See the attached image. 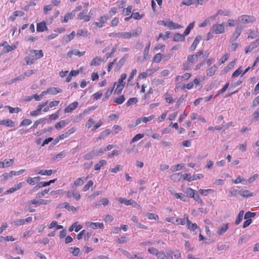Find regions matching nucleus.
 Wrapping results in <instances>:
<instances>
[{"mask_svg": "<svg viewBox=\"0 0 259 259\" xmlns=\"http://www.w3.org/2000/svg\"><path fill=\"white\" fill-rule=\"evenodd\" d=\"M28 56L24 58L25 65L33 64L35 61L41 58L44 56V53L42 50H30L26 53Z\"/></svg>", "mask_w": 259, "mask_h": 259, "instance_id": "obj_1", "label": "nucleus"}, {"mask_svg": "<svg viewBox=\"0 0 259 259\" xmlns=\"http://www.w3.org/2000/svg\"><path fill=\"white\" fill-rule=\"evenodd\" d=\"M211 32L219 34H222L225 32V24L217 23L213 24L211 28Z\"/></svg>", "mask_w": 259, "mask_h": 259, "instance_id": "obj_2", "label": "nucleus"}, {"mask_svg": "<svg viewBox=\"0 0 259 259\" xmlns=\"http://www.w3.org/2000/svg\"><path fill=\"white\" fill-rule=\"evenodd\" d=\"M238 20L242 24L253 23L255 21V17L252 15H243L238 17Z\"/></svg>", "mask_w": 259, "mask_h": 259, "instance_id": "obj_3", "label": "nucleus"}, {"mask_svg": "<svg viewBox=\"0 0 259 259\" xmlns=\"http://www.w3.org/2000/svg\"><path fill=\"white\" fill-rule=\"evenodd\" d=\"M142 32L141 28H138L132 32H122V38L130 39L132 37H136L139 35Z\"/></svg>", "mask_w": 259, "mask_h": 259, "instance_id": "obj_4", "label": "nucleus"}, {"mask_svg": "<svg viewBox=\"0 0 259 259\" xmlns=\"http://www.w3.org/2000/svg\"><path fill=\"white\" fill-rule=\"evenodd\" d=\"M108 19L109 17L108 15H104L99 18V22H95L93 25L97 28H102L104 26Z\"/></svg>", "mask_w": 259, "mask_h": 259, "instance_id": "obj_5", "label": "nucleus"}, {"mask_svg": "<svg viewBox=\"0 0 259 259\" xmlns=\"http://www.w3.org/2000/svg\"><path fill=\"white\" fill-rule=\"evenodd\" d=\"M25 171V169H20V170L17 171L12 170L9 172L4 173L1 177L4 178V181H6L8 179L12 178L14 176H18L22 174Z\"/></svg>", "mask_w": 259, "mask_h": 259, "instance_id": "obj_6", "label": "nucleus"}, {"mask_svg": "<svg viewBox=\"0 0 259 259\" xmlns=\"http://www.w3.org/2000/svg\"><path fill=\"white\" fill-rule=\"evenodd\" d=\"M117 200L121 204H124L126 206L132 205L134 207H136L137 205V203L133 199L127 200L125 198L120 197L118 198Z\"/></svg>", "mask_w": 259, "mask_h": 259, "instance_id": "obj_7", "label": "nucleus"}, {"mask_svg": "<svg viewBox=\"0 0 259 259\" xmlns=\"http://www.w3.org/2000/svg\"><path fill=\"white\" fill-rule=\"evenodd\" d=\"M50 202V200H45V199H39V200H36V199H33L28 201L27 202V204L28 205H30L31 204L35 205H39L41 204L46 205L48 203Z\"/></svg>", "mask_w": 259, "mask_h": 259, "instance_id": "obj_8", "label": "nucleus"}, {"mask_svg": "<svg viewBox=\"0 0 259 259\" xmlns=\"http://www.w3.org/2000/svg\"><path fill=\"white\" fill-rule=\"evenodd\" d=\"M242 32V27L241 26H237L234 32L232 34V35L230 38L231 41H235L238 37L240 36L241 33Z\"/></svg>", "mask_w": 259, "mask_h": 259, "instance_id": "obj_9", "label": "nucleus"}, {"mask_svg": "<svg viewBox=\"0 0 259 259\" xmlns=\"http://www.w3.org/2000/svg\"><path fill=\"white\" fill-rule=\"evenodd\" d=\"M0 125H4L8 127H13L15 126V122L10 119H5L0 120Z\"/></svg>", "mask_w": 259, "mask_h": 259, "instance_id": "obj_10", "label": "nucleus"}, {"mask_svg": "<svg viewBox=\"0 0 259 259\" xmlns=\"http://www.w3.org/2000/svg\"><path fill=\"white\" fill-rule=\"evenodd\" d=\"M85 225L93 229H96L98 228L100 229L104 228V224L102 223H93L91 222H87Z\"/></svg>", "mask_w": 259, "mask_h": 259, "instance_id": "obj_11", "label": "nucleus"}, {"mask_svg": "<svg viewBox=\"0 0 259 259\" xmlns=\"http://www.w3.org/2000/svg\"><path fill=\"white\" fill-rule=\"evenodd\" d=\"M14 164L13 159H6L3 161H0V168H4L12 166Z\"/></svg>", "mask_w": 259, "mask_h": 259, "instance_id": "obj_12", "label": "nucleus"}, {"mask_svg": "<svg viewBox=\"0 0 259 259\" xmlns=\"http://www.w3.org/2000/svg\"><path fill=\"white\" fill-rule=\"evenodd\" d=\"M154 117H155V116L154 115H151L148 117H140L136 120V121L135 122V125H138L141 122H143L144 123H147L149 121H151Z\"/></svg>", "mask_w": 259, "mask_h": 259, "instance_id": "obj_13", "label": "nucleus"}, {"mask_svg": "<svg viewBox=\"0 0 259 259\" xmlns=\"http://www.w3.org/2000/svg\"><path fill=\"white\" fill-rule=\"evenodd\" d=\"M67 195L68 198L72 197L76 200H79L81 198L79 192L75 190L68 191L67 193Z\"/></svg>", "mask_w": 259, "mask_h": 259, "instance_id": "obj_14", "label": "nucleus"}, {"mask_svg": "<svg viewBox=\"0 0 259 259\" xmlns=\"http://www.w3.org/2000/svg\"><path fill=\"white\" fill-rule=\"evenodd\" d=\"M85 53V51L80 52L79 50L77 49L71 50H70L67 54V56L69 58L72 57V56H78V57H81L83 56Z\"/></svg>", "mask_w": 259, "mask_h": 259, "instance_id": "obj_15", "label": "nucleus"}, {"mask_svg": "<svg viewBox=\"0 0 259 259\" xmlns=\"http://www.w3.org/2000/svg\"><path fill=\"white\" fill-rule=\"evenodd\" d=\"M236 192H237V194L241 196L246 198L251 197L253 195V193L248 190L240 189L239 191H236Z\"/></svg>", "mask_w": 259, "mask_h": 259, "instance_id": "obj_16", "label": "nucleus"}, {"mask_svg": "<svg viewBox=\"0 0 259 259\" xmlns=\"http://www.w3.org/2000/svg\"><path fill=\"white\" fill-rule=\"evenodd\" d=\"M32 218L31 217H27L25 219H20L14 222V224L17 226H21L32 221Z\"/></svg>", "mask_w": 259, "mask_h": 259, "instance_id": "obj_17", "label": "nucleus"}, {"mask_svg": "<svg viewBox=\"0 0 259 259\" xmlns=\"http://www.w3.org/2000/svg\"><path fill=\"white\" fill-rule=\"evenodd\" d=\"M78 103L75 101L73 103L70 104L65 109L64 112L65 113H70L74 110H75L78 106Z\"/></svg>", "mask_w": 259, "mask_h": 259, "instance_id": "obj_18", "label": "nucleus"}, {"mask_svg": "<svg viewBox=\"0 0 259 259\" xmlns=\"http://www.w3.org/2000/svg\"><path fill=\"white\" fill-rule=\"evenodd\" d=\"M201 39L202 37L201 36L198 35L196 36V37L194 40L192 45L190 47L189 49L190 51H194L196 49L198 45L200 42Z\"/></svg>", "mask_w": 259, "mask_h": 259, "instance_id": "obj_19", "label": "nucleus"}, {"mask_svg": "<svg viewBox=\"0 0 259 259\" xmlns=\"http://www.w3.org/2000/svg\"><path fill=\"white\" fill-rule=\"evenodd\" d=\"M48 27L46 23L43 21L38 23L36 25V31L37 32H44L45 30H47Z\"/></svg>", "mask_w": 259, "mask_h": 259, "instance_id": "obj_20", "label": "nucleus"}, {"mask_svg": "<svg viewBox=\"0 0 259 259\" xmlns=\"http://www.w3.org/2000/svg\"><path fill=\"white\" fill-rule=\"evenodd\" d=\"M24 14V12L22 11H16L13 13V15L9 17V20L11 21H14L17 17L23 16Z\"/></svg>", "mask_w": 259, "mask_h": 259, "instance_id": "obj_21", "label": "nucleus"}, {"mask_svg": "<svg viewBox=\"0 0 259 259\" xmlns=\"http://www.w3.org/2000/svg\"><path fill=\"white\" fill-rule=\"evenodd\" d=\"M62 92V91L60 88L55 87L50 88L47 90V92H48L49 94L54 95H57Z\"/></svg>", "mask_w": 259, "mask_h": 259, "instance_id": "obj_22", "label": "nucleus"}, {"mask_svg": "<svg viewBox=\"0 0 259 259\" xmlns=\"http://www.w3.org/2000/svg\"><path fill=\"white\" fill-rule=\"evenodd\" d=\"M127 77V75L125 73H122L121 76H120V78L118 79V81L117 82H115L113 85L114 86V88L115 87V86L116 85H125V82L124 81V80L126 79Z\"/></svg>", "mask_w": 259, "mask_h": 259, "instance_id": "obj_23", "label": "nucleus"}, {"mask_svg": "<svg viewBox=\"0 0 259 259\" xmlns=\"http://www.w3.org/2000/svg\"><path fill=\"white\" fill-rule=\"evenodd\" d=\"M188 220V215L187 214H185L183 218H177L176 221L179 225H185L187 223Z\"/></svg>", "mask_w": 259, "mask_h": 259, "instance_id": "obj_24", "label": "nucleus"}, {"mask_svg": "<svg viewBox=\"0 0 259 259\" xmlns=\"http://www.w3.org/2000/svg\"><path fill=\"white\" fill-rule=\"evenodd\" d=\"M228 229V224H224L222 226L219 227L218 229L217 233L219 235H223Z\"/></svg>", "mask_w": 259, "mask_h": 259, "instance_id": "obj_25", "label": "nucleus"}, {"mask_svg": "<svg viewBox=\"0 0 259 259\" xmlns=\"http://www.w3.org/2000/svg\"><path fill=\"white\" fill-rule=\"evenodd\" d=\"M40 180V177H35L34 178L28 177L26 180V182L31 185H34Z\"/></svg>", "mask_w": 259, "mask_h": 259, "instance_id": "obj_26", "label": "nucleus"}, {"mask_svg": "<svg viewBox=\"0 0 259 259\" xmlns=\"http://www.w3.org/2000/svg\"><path fill=\"white\" fill-rule=\"evenodd\" d=\"M75 15L74 11H73L71 13H68L65 15L62 20V22L64 23L67 22L69 20L73 19Z\"/></svg>", "mask_w": 259, "mask_h": 259, "instance_id": "obj_27", "label": "nucleus"}, {"mask_svg": "<svg viewBox=\"0 0 259 259\" xmlns=\"http://www.w3.org/2000/svg\"><path fill=\"white\" fill-rule=\"evenodd\" d=\"M217 66L216 65H213L207 69L206 71L207 75L208 76H212L214 75L216 71L217 70Z\"/></svg>", "mask_w": 259, "mask_h": 259, "instance_id": "obj_28", "label": "nucleus"}, {"mask_svg": "<svg viewBox=\"0 0 259 259\" xmlns=\"http://www.w3.org/2000/svg\"><path fill=\"white\" fill-rule=\"evenodd\" d=\"M259 44V38L256 40L255 42H253L245 48V53H248L252 51L254 48H256L257 45Z\"/></svg>", "mask_w": 259, "mask_h": 259, "instance_id": "obj_29", "label": "nucleus"}, {"mask_svg": "<svg viewBox=\"0 0 259 259\" xmlns=\"http://www.w3.org/2000/svg\"><path fill=\"white\" fill-rule=\"evenodd\" d=\"M248 35L247 36V38L250 39H254L256 38L257 36V34L258 33V30L257 29L255 30L250 29L248 30Z\"/></svg>", "mask_w": 259, "mask_h": 259, "instance_id": "obj_30", "label": "nucleus"}, {"mask_svg": "<svg viewBox=\"0 0 259 259\" xmlns=\"http://www.w3.org/2000/svg\"><path fill=\"white\" fill-rule=\"evenodd\" d=\"M91 16L86 15L84 12H80L78 15V18L80 20H83L85 22H88L91 19Z\"/></svg>", "mask_w": 259, "mask_h": 259, "instance_id": "obj_31", "label": "nucleus"}, {"mask_svg": "<svg viewBox=\"0 0 259 259\" xmlns=\"http://www.w3.org/2000/svg\"><path fill=\"white\" fill-rule=\"evenodd\" d=\"M61 208H65L68 211H76V208L72 205H70L68 202H64L60 205Z\"/></svg>", "mask_w": 259, "mask_h": 259, "instance_id": "obj_32", "label": "nucleus"}, {"mask_svg": "<svg viewBox=\"0 0 259 259\" xmlns=\"http://www.w3.org/2000/svg\"><path fill=\"white\" fill-rule=\"evenodd\" d=\"M185 36L184 34L176 33L174 35V41H182L185 40Z\"/></svg>", "mask_w": 259, "mask_h": 259, "instance_id": "obj_33", "label": "nucleus"}, {"mask_svg": "<svg viewBox=\"0 0 259 259\" xmlns=\"http://www.w3.org/2000/svg\"><path fill=\"white\" fill-rule=\"evenodd\" d=\"M109 204V200L107 198H103L100 201L95 204V206L97 208L99 207L101 205L106 206Z\"/></svg>", "mask_w": 259, "mask_h": 259, "instance_id": "obj_34", "label": "nucleus"}, {"mask_svg": "<svg viewBox=\"0 0 259 259\" xmlns=\"http://www.w3.org/2000/svg\"><path fill=\"white\" fill-rule=\"evenodd\" d=\"M107 164V161L105 160L102 159L99 161L98 163H96L94 165V170H99L101 169V168L106 165Z\"/></svg>", "mask_w": 259, "mask_h": 259, "instance_id": "obj_35", "label": "nucleus"}, {"mask_svg": "<svg viewBox=\"0 0 259 259\" xmlns=\"http://www.w3.org/2000/svg\"><path fill=\"white\" fill-rule=\"evenodd\" d=\"M171 194L172 195L176 198L180 199V200L185 201L186 196L183 193H176L174 190L170 191Z\"/></svg>", "mask_w": 259, "mask_h": 259, "instance_id": "obj_36", "label": "nucleus"}, {"mask_svg": "<svg viewBox=\"0 0 259 259\" xmlns=\"http://www.w3.org/2000/svg\"><path fill=\"white\" fill-rule=\"evenodd\" d=\"M167 25V27L170 29H177L182 27L180 24L174 23L171 21H169V22Z\"/></svg>", "mask_w": 259, "mask_h": 259, "instance_id": "obj_37", "label": "nucleus"}, {"mask_svg": "<svg viewBox=\"0 0 259 259\" xmlns=\"http://www.w3.org/2000/svg\"><path fill=\"white\" fill-rule=\"evenodd\" d=\"M187 227L189 230L192 231L196 230L198 228V226L196 223H192V222L189 220L187 223Z\"/></svg>", "mask_w": 259, "mask_h": 259, "instance_id": "obj_38", "label": "nucleus"}, {"mask_svg": "<svg viewBox=\"0 0 259 259\" xmlns=\"http://www.w3.org/2000/svg\"><path fill=\"white\" fill-rule=\"evenodd\" d=\"M102 58L98 57H95L91 63V66H99L102 62Z\"/></svg>", "mask_w": 259, "mask_h": 259, "instance_id": "obj_39", "label": "nucleus"}, {"mask_svg": "<svg viewBox=\"0 0 259 259\" xmlns=\"http://www.w3.org/2000/svg\"><path fill=\"white\" fill-rule=\"evenodd\" d=\"M96 152L95 150H93L91 152L85 154L83 156V158L84 160H90L93 158L95 156H96Z\"/></svg>", "mask_w": 259, "mask_h": 259, "instance_id": "obj_40", "label": "nucleus"}, {"mask_svg": "<svg viewBox=\"0 0 259 259\" xmlns=\"http://www.w3.org/2000/svg\"><path fill=\"white\" fill-rule=\"evenodd\" d=\"M165 100L166 102L168 104H171L174 102V100L172 98V95L170 93L166 92L165 94Z\"/></svg>", "mask_w": 259, "mask_h": 259, "instance_id": "obj_41", "label": "nucleus"}, {"mask_svg": "<svg viewBox=\"0 0 259 259\" xmlns=\"http://www.w3.org/2000/svg\"><path fill=\"white\" fill-rule=\"evenodd\" d=\"M198 59L194 55H189L187 57V61L191 64H195L197 62Z\"/></svg>", "mask_w": 259, "mask_h": 259, "instance_id": "obj_42", "label": "nucleus"}, {"mask_svg": "<svg viewBox=\"0 0 259 259\" xmlns=\"http://www.w3.org/2000/svg\"><path fill=\"white\" fill-rule=\"evenodd\" d=\"M183 174L181 172L179 173H176L171 176V179L172 181H180L181 179L182 178Z\"/></svg>", "mask_w": 259, "mask_h": 259, "instance_id": "obj_43", "label": "nucleus"}, {"mask_svg": "<svg viewBox=\"0 0 259 259\" xmlns=\"http://www.w3.org/2000/svg\"><path fill=\"white\" fill-rule=\"evenodd\" d=\"M243 214H244V211L243 210L240 211V212H239V213L236 218V221H235V224L236 225H238V224H239L240 223V222L242 221V220L243 219Z\"/></svg>", "mask_w": 259, "mask_h": 259, "instance_id": "obj_44", "label": "nucleus"}, {"mask_svg": "<svg viewBox=\"0 0 259 259\" xmlns=\"http://www.w3.org/2000/svg\"><path fill=\"white\" fill-rule=\"evenodd\" d=\"M75 35V32L74 31H72L70 34L64 36L63 39L66 40V42H68L73 39Z\"/></svg>", "mask_w": 259, "mask_h": 259, "instance_id": "obj_45", "label": "nucleus"}, {"mask_svg": "<svg viewBox=\"0 0 259 259\" xmlns=\"http://www.w3.org/2000/svg\"><path fill=\"white\" fill-rule=\"evenodd\" d=\"M119 250L121 251V252L122 253V254L123 255L126 256L128 258L134 259V258H135V257L136 256V255L131 254L127 250H124L122 249H119Z\"/></svg>", "mask_w": 259, "mask_h": 259, "instance_id": "obj_46", "label": "nucleus"}, {"mask_svg": "<svg viewBox=\"0 0 259 259\" xmlns=\"http://www.w3.org/2000/svg\"><path fill=\"white\" fill-rule=\"evenodd\" d=\"M6 108H7L8 109L9 112L12 114L14 113H18V112L21 111V109L19 107L13 108L10 106H6Z\"/></svg>", "mask_w": 259, "mask_h": 259, "instance_id": "obj_47", "label": "nucleus"}, {"mask_svg": "<svg viewBox=\"0 0 259 259\" xmlns=\"http://www.w3.org/2000/svg\"><path fill=\"white\" fill-rule=\"evenodd\" d=\"M83 183L84 178H78L74 182L73 186L72 187L81 186Z\"/></svg>", "mask_w": 259, "mask_h": 259, "instance_id": "obj_48", "label": "nucleus"}, {"mask_svg": "<svg viewBox=\"0 0 259 259\" xmlns=\"http://www.w3.org/2000/svg\"><path fill=\"white\" fill-rule=\"evenodd\" d=\"M138 102V99L137 98H131L128 100L126 105L127 107L136 104Z\"/></svg>", "mask_w": 259, "mask_h": 259, "instance_id": "obj_49", "label": "nucleus"}, {"mask_svg": "<svg viewBox=\"0 0 259 259\" xmlns=\"http://www.w3.org/2000/svg\"><path fill=\"white\" fill-rule=\"evenodd\" d=\"M125 98L124 97V96L121 95V96H119V97L115 99L114 102L115 103H116V104L120 105V104H121L122 103H123L125 101Z\"/></svg>", "mask_w": 259, "mask_h": 259, "instance_id": "obj_50", "label": "nucleus"}, {"mask_svg": "<svg viewBox=\"0 0 259 259\" xmlns=\"http://www.w3.org/2000/svg\"><path fill=\"white\" fill-rule=\"evenodd\" d=\"M114 90V86L109 88L106 92L105 93L104 96L106 99L109 98V97L111 95Z\"/></svg>", "mask_w": 259, "mask_h": 259, "instance_id": "obj_51", "label": "nucleus"}, {"mask_svg": "<svg viewBox=\"0 0 259 259\" xmlns=\"http://www.w3.org/2000/svg\"><path fill=\"white\" fill-rule=\"evenodd\" d=\"M88 31L87 29H78L77 31V36L78 37L87 35Z\"/></svg>", "mask_w": 259, "mask_h": 259, "instance_id": "obj_52", "label": "nucleus"}, {"mask_svg": "<svg viewBox=\"0 0 259 259\" xmlns=\"http://www.w3.org/2000/svg\"><path fill=\"white\" fill-rule=\"evenodd\" d=\"M67 124V122L66 120H61L59 122H57L55 125V127L57 129L63 128Z\"/></svg>", "mask_w": 259, "mask_h": 259, "instance_id": "obj_53", "label": "nucleus"}, {"mask_svg": "<svg viewBox=\"0 0 259 259\" xmlns=\"http://www.w3.org/2000/svg\"><path fill=\"white\" fill-rule=\"evenodd\" d=\"M162 55L160 53L156 54L153 58V62L155 63H159L162 59Z\"/></svg>", "mask_w": 259, "mask_h": 259, "instance_id": "obj_54", "label": "nucleus"}, {"mask_svg": "<svg viewBox=\"0 0 259 259\" xmlns=\"http://www.w3.org/2000/svg\"><path fill=\"white\" fill-rule=\"evenodd\" d=\"M148 251L149 253L156 256L159 253V251L156 248L151 247L148 249Z\"/></svg>", "mask_w": 259, "mask_h": 259, "instance_id": "obj_55", "label": "nucleus"}, {"mask_svg": "<svg viewBox=\"0 0 259 259\" xmlns=\"http://www.w3.org/2000/svg\"><path fill=\"white\" fill-rule=\"evenodd\" d=\"M132 9L133 6L132 5H129L127 8L123 9V13L124 15L128 16L131 13Z\"/></svg>", "mask_w": 259, "mask_h": 259, "instance_id": "obj_56", "label": "nucleus"}, {"mask_svg": "<svg viewBox=\"0 0 259 259\" xmlns=\"http://www.w3.org/2000/svg\"><path fill=\"white\" fill-rule=\"evenodd\" d=\"M144 16V14H140L139 12H133L131 17L135 20H140Z\"/></svg>", "mask_w": 259, "mask_h": 259, "instance_id": "obj_57", "label": "nucleus"}, {"mask_svg": "<svg viewBox=\"0 0 259 259\" xmlns=\"http://www.w3.org/2000/svg\"><path fill=\"white\" fill-rule=\"evenodd\" d=\"M183 167V165L181 164H178L175 165H173L171 167L170 169L172 171L175 172L178 170H181Z\"/></svg>", "mask_w": 259, "mask_h": 259, "instance_id": "obj_58", "label": "nucleus"}, {"mask_svg": "<svg viewBox=\"0 0 259 259\" xmlns=\"http://www.w3.org/2000/svg\"><path fill=\"white\" fill-rule=\"evenodd\" d=\"M50 191V189H46L44 190L41 192H39L36 194V198H40L41 197H42L45 194H48Z\"/></svg>", "mask_w": 259, "mask_h": 259, "instance_id": "obj_59", "label": "nucleus"}, {"mask_svg": "<svg viewBox=\"0 0 259 259\" xmlns=\"http://www.w3.org/2000/svg\"><path fill=\"white\" fill-rule=\"evenodd\" d=\"M53 173L52 169L49 170H40L39 174L42 176H51Z\"/></svg>", "mask_w": 259, "mask_h": 259, "instance_id": "obj_60", "label": "nucleus"}, {"mask_svg": "<svg viewBox=\"0 0 259 259\" xmlns=\"http://www.w3.org/2000/svg\"><path fill=\"white\" fill-rule=\"evenodd\" d=\"M17 48V46L15 45H6V49H5V52L6 53H9L10 52H11L14 50H15Z\"/></svg>", "mask_w": 259, "mask_h": 259, "instance_id": "obj_61", "label": "nucleus"}, {"mask_svg": "<svg viewBox=\"0 0 259 259\" xmlns=\"http://www.w3.org/2000/svg\"><path fill=\"white\" fill-rule=\"evenodd\" d=\"M116 89L114 91V93L117 95H120L124 88L125 85H116Z\"/></svg>", "mask_w": 259, "mask_h": 259, "instance_id": "obj_62", "label": "nucleus"}, {"mask_svg": "<svg viewBox=\"0 0 259 259\" xmlns=\"http://www.w3.org/2000/svg\"><path fill=\"white\" fill-rule=\"evenodd\" d=\"M193 176L190 174H185L183 175L182 178L184 180H187L189 182L193 181Z\"/></svg>", "mask_w": 259, "mask_h": 259, "instance_id": "obj_63", "label": "nucleus"}, {"mask_svg": "<svg viewBox=\"0 0 259 259\" xmlns=\"http://www.w3.org/2000/svg\"><path fill=\"white\" fill-rule=\"evenodd\" d=\"M94 184V182L92 180L89 181L88 183L84 186L83 188L82 191L83 192L87 191L91 187H92Z\"/></svg>", "mask_w": 259, "mask_h": 259, "instance_id": "obj_64", "label": "nucleus"}]
</instances>
